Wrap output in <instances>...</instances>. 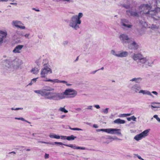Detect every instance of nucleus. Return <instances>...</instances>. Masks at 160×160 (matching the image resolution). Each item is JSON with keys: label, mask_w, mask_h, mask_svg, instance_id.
<instances>
[{"label": "nucleus", "mask_w": 160, "mask_h": 160, "mask_svg": "<svg viewBox=\"0 0 160 160\" xmlns=\"http://www.w3.org/2000/svg\"><path fill=\"white\" fill-rule=\"evenodd\" d=\"M29 35H30L29 33H27V34H25V35H24V36L26 38H29Z\"/></svg>", "instance_id": "3c124183"}, {"label": "nucleus", "mask_w": 160, "mask_h": 160, "mask_svg": "<svg viewBox=\"0 0 160 160\" xmlns=\"http://www.w3.org/2000/svg\"><path fill=\"white\" fill-rule=\"evenodd\" d=\"M5 62L7 64L6 67L12 70L18 69L23 63L22 60L15 57H10Z\"/></svg>", "instance_id": "f03ea898"}, {"label": "nucleus", "mask_w": 160, "mask_h": 160, "mask_svg": "<svg viewBox=\"0 0 160 160\" xmlns=\"http://www.w3.org/2000/svg\"><path fill=\"white\" fill-rule=\"evenodd\" d=\"M155 2L157 6H160V0H155Z\"/></svg>", "instance_id": "ea45409f"}, {"label": "nucleus", "mask_w": 160, "mask_h": 160, "mask_svg": "<svg viewBox=\"0 0 160 160\" xmlns=\"http://www.w3.org/2000/svg\"><path fill=\"white\" fill-rule=\"evenodd\" d=\"M93 127L95 128H97L98 127L97 124H95L93 125Z\"/></svg>", "instance_id": "13d9d810"}, {"label": "nucleus", "mask_w": 160, "mask_h": 160, "mask_svg": "<svg viewBox=\"0 0 160 160\" xmlns=\"http://www.w3.org/2000/svg\"><path fill=\"white\" fill-rule=\"evenodd\" d=\"M128 52L126 51L121 50L118 51V58H125L128 55Z\"/></svg>", "instance_id": "a211bd4d"}, {"label": "nucleus", "mask_w": 160, "mask_h": 160, "mask_svg": "<svg viewBox=\"0 0 160 160\" xmlns=\"http://www.w3.org/2000/svg\"><path fill=\"white\" fill-rule=\"evenodd\" d=\"M59 110H66V109L64 107H63V108H60Z\"/></svg>", "instance_id": "4d7b16f0"}, {"label": "nucleus", "mask_w": 160, "mask_h": 160, "mask_svg": "<svg viewBox=\"0 0 160 160\" xmlns=\"http://www.w3.org/2000/svg\"><path fill=\"white\" fill-rule=\"evenodd\" d=\"M61 137V139L63 140L67 139V136H61L60 137Z\"/></svg>", "instance_id": "09e8293b"}, {"label": "nucleus", "mask_w": 160, "mask_h": 160, "mask_svg": "<svg viewBox=\"0 0 160 160\" xmlns=\"http://www.w3.org/2000/svg\"><path fill=\"white\" fill-rule=\"evenodd\" d=\"M68 41H65L63 42L62 44L64 46H66L68 45Z\"/></svg>", "instance_id": "c03bdc74"}, {"label": "nucleus", "mask_w": 160, "mask_h": 160, "mask_svg": "<svg viewBox=\"0 0 160 160\" xmlns=\"http://www.w3.org/2000/svg\"><path fill=\"white\" fill-rule=\"evenodd\" d=\"M15 119L21 120L22 121H25V120L24 118H15Z\"/></svg>", "instance_id": "37998d69"}, {"label": "nucleus", "mask_w": 160, "mask_h": 160, "mask_svg": "<svg viewBox=\"0 0 160 160\" xmlns=\"http://www.w3.org/2000/svg\"><path fill=\"white\" fill-rule=\"evenodd\" d=\"M23 47V45H19L16 46L13 50V52L14 53H20L21 52V51Z\"/></svg>", "instance_id": "6ab92c4d"}, {"label": "nucleus", "mask_w": 160, "mask_h": 160, "mask_svg": "<svg viewBox=\"0 0 160 160\" xmlns=\"http://www.w3.org/2000/svg\"><path fill=\"white\" fill-rule=\"evenodd\" d=\"M69 129L72 130H78V131H82V130L81 129L78 128H69Z\"/></svg>", "instance_id": "58836bf2"}, {"label": "nucleus", "mask_w": 160, "mask_h": 160, "mask_svg": "<svg viewBox=\"0 0 160 160\" xmlns=\"http://www.w3.org/2000/svg\"><path fill=\"white\" fill-rule=\"evenodd\" d=\"M43 81L45 82H51L53 83H61L62 82H65L63 81V80H59L58 79H47L46 78V80H43Z\"/></svg>", "instance_id": "aec40b11"}, {"label": "nucleus", "mask_w": 160, "mask_h": 160, "mask_svg": "<svg viewBox=\"0 0 160 160\" xmlns=\"http://www.w3.org/2000/svg\"><path fill=\"white\" fill-rule=\"evenodd\" d=\"M126 13L128 15H131L134 17H138V13L139 12H136L132 11L130 10H127L126 11Z\"/></svg>", "instance_id": "4be33fe9"}, {"label": "nucleus", "mask_w": 160, "mask_h": 160, "mask_svg": "<svg viewBox=\"0 0 160 160\" xmlns=\"http://www.w3.org/2000/svg\"><path fill=\"white\" fill-rule=\"evenodd\" d=\"M52 73V70L51 68L47 66H45L41 69L40 77L42 78H45L48 74H51Z\"/></svg>", "instance_id": "1a4fd4ad"}, {"label": "nucleus", "mask_w": 160, "mask_h": 160, "mask_svg": "<svg viewBox=\"0 0 160 160\" xmlns=\"http://www.w3.org/2000/svg\"><path fill=\"white\" fill-rule=\"evenodd\" d=\"M65 115H62V116H61L60 117V118H63L64 117H65Z\"/></svg>", "instance_id": "338daca9"}, {"label": "nucleus", "mask_w": 160, "mask_h": 160, "mask_svg": "<svg viewBox=\"0 0 160 160\" xmlns=\"http://www.w3.org/2000/svg\"><path fill=\"white\" fill-rule=\"evenodd\" d=\"M25 147L23 146H20L17 149L19 150L20 151H23L24 150H25Z\"/></svg>", "instance_id": "4c0bfd02"}, {"label": "nucleus", "mask_w": 160, "mask_h": 160, "mask_svg": "<svg viewBox=\"0 0 160 160\" xmlns=\"http://www.w3.org/2000/svg\"><path fill=\"white\" fill-rule=\"evenodd\" d=\"M53 143H54V144H59L60 145H64V144L62 143L61 142H54Z\"/></svg>", "instance_id": "a18cd8bd"}, {"label": "nucleus", "mask_w": 160, "mask_h": 160, "mask_svg": "<svg viewBox=\"0 0 160 160\" xmlns=\"http://www.w3.org/2000/svg\"><path fill=\"white\" fill-rule=\"evenodd\" d=\"M61 111L65 113H67L68 112V111Z\"/></svg>", "instance_id": "774afa93"}, {"label": "nucleus", "mask_w": 160, "mask_h": 160, "mask_svg": "<svg viewBox=\"0 0 160 160\" xmlns=\"http://www.w3.org/2000/svg\"><path fill=\"white\" fill-rule=\"evenodd\" d=\"M126 122L125 121L120 118L117 119L113 121V123L117 124H123Z\"/></svg>", "instance_id": "a878e982"}, {"label": "nucleus", "mask_w": 160, "mask_h": 160, "mask_svg": "<svg viewBox=\"0 0 160 160\" xmlns=\"http://www.w3.org/2000/svg\"><path fill=\"white\" fill-rule=\"evenodd\" d=\"M111 138V139H112L113 140H116V139H118V140H121V139H120L119 138H118L117 137H115L114 138Z\"/></svg>", "instance_id": "052dcab7"}, {"label": "nucleus", "mask_w": 160, "mask_h": 160, "mask_svg": "<svg viewBox=\"0 0 160 160\" xmlns=\"http://www.w3.org/2000/svg\"><path fill=\"white\" fill-rule=\"evenodd\" d=\"M9 153H13L14 154H15L16 152H15L12 151V152H9Z\"/></svg>", "instance_id": "69168bd1"}, {"label": "nucleus", "mask_w": 160, "mask_h": 160, "mask_svg": "<svg viewBox=\"0 0 160 160\" xmlns=\"http://www.w3.org/2000/svg\"><path fill=\"white\" fill-rule=\"evenodd\" d=\"M50 93L48 99L58 100L66 98L64 92L62 93H56L50 91Z\"/></svg>", "instance_id": "423d86ee"}, {"label": "nucleus", "mask_w": 160, "mask_h": 160, "mask_svg": "<svg viewBox=\"0 0 160 160\" xmlns=\"http://www.w3.org/2000/svg\"><path fill=\"white\" fill-rule=\"evenodd\" d=\"M152 93L155 95L156 96H157L158 95V93L156 91H152Z\"/></svg>", "instance_id": "5fc2aeb1"}, {"label": "nucleus", "mask_w": 160, "mask_h": 160, "mask_svg": "<svg viewBox=\"0 0 160 160\" xmlns=\"http://www.w3.org/2000/svg\"><path fill=\"white\" fill-rule=\"evenodd\" d=\"M24 109L23 108H12L11 109V110H18L19 109Z\"/></svg>", "instance_id": "79ce46f5"}, {"label": "nucleus", "mask_w": 160, "mask_h": 160, "mask_svg": "<svg viewBox=\"0 0 160 160\" xmlns=\"http://www.w3.org/2000/svg\"><path fill=\"white\" fill-rule=\"evenodd\" d=\"M152 7L151 4L150 3L142 4L139 7V12L140 13L148 14V16L150 17V12L153 11L150 10Z\"/></svg>", "instance_id": "39448f33"}, {"label": "nucleus", "mask_w": 160, "mask_h": 160, "mask_svg": "<svg viewBox=\"0 0 160 160\" xmlns=\"http://www.w3.org/2000/svg\"><path fill=\"white\" fill-rule=\"evenodd\" d=\"M67 1L68 2H72L73 1L71 0H59L58 1Z\"/></svg>", "instance_id": "8fccbe9b"}, {"label": "nucleus", "mask_w": 160, "mask_h": 160, "mask_svg": "<svg viewBox=\"0 0 160 160\" xmlns=\"http://www.w3.org/2000/svg\"><path fill=\"white\" fill-rule=\"evenodd\" d=\"M153 117L155 118L156 120L158 121L159 120V118L158 117V116L157 115H155L153 116Z\"/></svg>", "instance_id": "49530a36"}, {"label": "nucleus", "mask_w": 160, "mask_h": 160, "mask_svg": "<svg viewBox=\"0 0 160 160\" xmlns=\"http://www.w3.org/2000/svg\"><path fill=\"white\" fill-rule=\"evenodd\" d=\"M122 28L124 29L131 28L132 25L129 20L126 19H122L121 20Z\"/></svg>", "instance_id": "9b49d317"}, {"label": "nucleus", "mask_w": 160, "mask_h": 160, "mask_svg": "<svg viewBox=\"0 0 160 160\" xmlns=\"http://www.w3.org/2000/svg\"><path fill=\"white\" fill-rule=\"evenodd\" d=\"M98 70L94 71L92 72V74H94Z\"/></svg>", "instance_id": "680f3d73"}, {"label": "nucleus", "mask_w": 160, "mask_h": 160, "mask_svg": "<svg viewBox=\"0 0 160 160\" xmlns=\"http://www.w3.org/2000/svg\"><path fill=\"white\" fill-rule=\"evenodd\" d=\"M48 63V61L47 59H45L43 60L42 62L43 66L44 67L45 66H47L46 65Z\"/></svg>", "instance_id": "e433bc0d"}, {"label": "nucleus", "mask_w": 160, "mask_h": 160, "mask_svg": "<svg viewBox=\"0 0 160 160\" xmlns=\"http://www.w3.org/2000/svg\"><path fill=\"white\" fill-rule=\"evenodd\" d=\"M139 93H142L143 95H147L151 96L152 98H154L153 96L151 94V92L148 91L147 90H140L139 92Z\"/></svg>", "instance_id": "5701e85b"}, {"label": "nucleus", "mask_w": 160, "mask_h": 160, "mask_svg": "<svg viewBox=\"0 0 160 160\" xmlns=\"http://www.w3.org/2000/svg\"><path fill=\"white\" fill-rule=\"evenodd\" d=\"M132 58L134 61L138 60L137 64L143 68H147L152 67L154 64V60L150 57H143L140 53H133L131 56Z\"/></svg>", "instance_id": "f257e3e1"}, {"label": "nucleus", "mask_w": 160, "mask_h": 160, "mask_svg": "<svg viewBox=\"0 0 160 160\" xmlns=\"http://www.w3.org/2000/svg\"><path fill=\"white\" fill-rule=\"evenodd\" d=\"M97 132L103 131L108 133V129H97Z\"/></svg>", "instance_id": "c9c22d12"}, {"label": "nucleus", "mask_w": 160, "mask_h": 160, "mask_svg": "<svg viewBox=\"0 0 160 160\" xmlns=\"http://www.w3.org/2000/svg\"><path fill=\"white\" fill-rule=\"evenodd\" d=\"M142 80V78L140 77L135 78L130 80V81L134 82L136 83H140Z\"/></svg>", "instance_id": "393cba45"}, {"label": "nucleus", "mask_w": 160, "mask_h": 160, "mask_svg": "<svg viewBox=\"0 0 160 160\" xmlns=\"http://www.w3.org/2000/svg\"><path fill=\"white\" fill-rule=\"evenodd\" d=\"M95 107L97 109H99L100 108V107L98 105H95L93 106H87V108H86L87 109H92L93 107Z\"/></svg>", "instance_id": "cd10ccee"}, {"label": "nucleus", "mask_w": 160, "mask_h": 160, "mask_svg": "<svg viewBox=\"0 0 160 160\" xmlns=\"http://www.w3.org/2000/svg\"><path fill=\"white\" fill-rule=\"evenodd\" d=\"M121 130L117 128H108V133L111 134H116L118 135H121Z\"/></svg>", "instance_id": "dca6fc26"}, {"label": "nucleus", "mask_w": 160, "mask_h": 160, "mask_svg": "<svg viewBox=\"0 0 160 160\" xmlns=\"http://www.w3.org/2000/svg\"><path fill=\"white\" fill-rule=\"evenodd\" d=\"M123 6L126 9H129L130 8V7L129 5H124Z\"/></svg>", "instance_id": "864d4df0"}, {"label": "nucleus", "mask_w": 160, "mask_h": 160, "mask_svg": "<svg viewBox=\"0 0 160 160\" xmlns=\"http://www.w3.org/2000/svg\"><path fill=\"white\" fill-rule=\"evenodd\" d=\"M135 155H136L139 159L142 160H143V159H142L140 156H138V154H135Z\"/></svg>", "instance_id": "6e6d98bb"}, {"label": "nucleus", "mask_w": 160, "mask_h": 160, "mask_svg": "<svg viewBox=\"0 0 160 160\" xmlns=\"http://www.w3.org/2000/svg\"><path fill=\"white\" fill-rule=\"evenodd\" d=\"M119 38L120 41L123 45H127L132 38H130L128 35L124 33L121 34L119 36Z\"/></svg>", "instance_id": "ddd939ff"}, {"label": "nucleus", "mask_w": 160, "mask_h": 160, "mask_svg": "<svg viewBox=\"0 0 160 160\" xmlns=\"http://www.w3.org/2000/svg\"><path fill=\"white\" fill-rule=\"evenodd\" d=\"M63 81L65 82H62V83L66 84V85L68 86H71L72 85L71 84L68 83L66 81L63 80Z\"/></svg>", "instance_id": "de8ad7c7"}, {"label": "nucleus", "mask_w": 160, "mask_h": 160, "mask_svg": "<svg viewBox=\"0 0 160 160\" xmlns=\"http://www.w3.org/2000/svg\"><path fill=\"white\" fill-rule=\"evenodd\" d=\"M38 78H34L32 79L31 80V82L29 83L28 84V85H31L35 83L37 81V79Z\"/></svg>", "instance_id": "72a5a7b5"}, {"label": "nucleus", "mask_w": 160, "mask_h": 160, "mask_svg": "<svg viewBox=\"0 0 160 160\" xmlns=\"http://www.w3.org/2000/svg\"><path fill=\"white\" fill-rule=\"evenodd\" d=\"M150 17H151L156 20H160V8H156L152 11L149 12Z\"/></svg>", "instance_id": "6e6552de"}, {"label": "nucleus", "mask_w": 160, "mask_h": 160, "mask_svg": "<svg viewBox=\"0 0 160 160\" xmlns=\"http://www.w3.org/2000/svg\"><path fill=\"white\" fill-rule=\"evenodd\" d=\"M148 28L154 30L160 28V26L158 24H153L150 25V26L148 27Z\"/></svg>", "instance_id": "b1692460"}, {"label": "nucleus", "mask_w": 160, "mask_h": 160, "mask_svg": "<svg viewBox=\"0 0 160 160\" xmlns=\"http://www.w3.org/2000/svg\"><path fill=\"white\" fill-rule=\"evenodd\" d=\"M110 53L111 54L113 55L114 56L118 57V52H116L114 50H112L111 51Z\"/></svg>", "instance_id": "473e14b6"}, {"label": "nucleus", "mask_w": 160, "mask_h": 160, "mask_svg": "<svg viewBox=\"0 0 160 160\" xmlns=\"http://www.w3.org/2000/svg\"><path fill=\"white\" fill-rule=\"evenodd\" d=\"M83 16V13L80 12L78 15L73 16L69 21V26L74 30H77L80 28L79 25L81 23V18Z\"/></svg>", "instance_id": "7ed1b4c3"}, {"label": "nucleus", "mask_w": 160, "mask_h": 160, "mask_svg": "<svg viewBox=\"0 0 160 160\" xmlns=\"http://www.w3.org/2000/svg\"><path fill=\"white\" fill-rule=\"evenodd\" d=\"M128 87L131 91L135 93H139L141 89V86L139 85L136 84L132 86L131 84H129Z\"/></svg>", "instance_id": "2eb2a0df"}, {"label": "nucleus", "mask_w": 160, "mask_h": 160, "mask_svg": "<svg viewBox=\"0 0 160 160\" xmlns=\"http://www.w3.org/2000/svg\"><path fill=\"white\" fill-rule=\"evenodd\" d=\"M132 113H127V114H120L118 117L120 118L126 117L128 116H130L132 115Z\"/></svg>", "instance_id": "7c9ffc66"}, {"label": "nucleus", "mask_w": 160, "mask_h": 160, "mask_svg": "<svg viewBox=\"0 0 160 160\" xmlns=\"http://www.w3.org/2000/svg\"><path fill=\"white\" fill-rule=\"evenodd\" d=\"M49 137L51 138H54L56 139H59L60 138V136L59 135L53 134H50L49 135Z\"/></svg>", "instance_id": "c756f323"}, {"label": "nucleus", "mask_w": 160, "mask_h": 160, "mask_svg": "<svg viewBox=\"0 0 160 160\" xmlns=\"http://www.w3.org/2000/svg\"><path fill=\"white\" fill-rule=\"evenodd\" d=\"M127 45L128 48L130 50H137L139 47L138 44L132 38Z\"/></svg>", "instance_id": "f8f14e48"}, {"label": "nucleus", "mask_w": 160, "mask_h": 160, "mask_svg": "<svg viewBox=\"0 0 160 160\" xmlns=\"http://www.w3.org/2000/svg\"><path fill=\"white\" fill-rule=\"evenodd\" d=\"M12 25L17 28L21 29H25L26 27L21 21L18 20H13L12 22Z\"/></svg>", "instance_id": "4468645a"}, {"label": "nucleus", "mask_w": 160, "mask_h": 160, "mask_svg": "<svg viewBox=\"0 0 160 160\" xmlns=\"http://www.w3.org/2000/svg\"><path fill=\"white\" fill-rule=\"evenodd\" d=\"M64 94L66 98H74L77 95L78 92L74 89L68 88L65 90Z\"/></svg>", "instance_id": "0eeeda50"}, {"label": "nucleus", "mask_w": 160, "mask_h": 160, "mask_svg": "<svg viewBox=\"0 0 160 160\" xmlns=\"http://www.w3.org/2000/svg\"><path fill=\"white\" fill-rule=\"evenodd\" d=\"M49 155L48 154L45 153L44 156L45 159H47L49 158Z\"/></svg>", "instance_id": "603ef678"}, {"label": "nucleus", "mask_w": 160, "mask_h": 160, "mask_svg": "<svg viewBox=\"0 0 160 160\" xmlns=\"http://www.w3.org/2000/svg\"><path fill=\"white\" fill-rule=\"evenodd\" d=\"M25 150H26L27 151H29L31 150V149L29 148H27V149H26L25 148Z\"/></svg>", "instance_id": "e2e57ef3"}, {"label": "nucleus", "mask_w": 160, "mask_h": 160, "mask_svg": "<svg viewBox=\"0 0 160 160\" xmlns=\"http://www.w3.org/2000/svg\"><path fill=\"white\" fill-rule=\"evenodd\" d=\"M151 106L152 107L155 108H160V103L155 102L152 103Z\"/></svg>", "instance_id": "c85d7f7f"}, {"label": "nucleus", "mask_w": 160, "mask_h": 160, "mask_svg": "<svg viewBox=\"0 0 160 160\" xmlns=\"http://www.w3.org/2000/svg\"><path fill=\"white\" fill-rule=\"evenodd\" d=\"M54 89L50 87L45 86L42 90H34V92L40 94L45 98L48 99L49 95L50 94V91H53Z\"/></svg>", "instance_id": "20e7f679"}, {"label": "nucleus", "mask_w": 160, "mask_h": 160, "mask_svg": "<svg viewBox=\"0 0 160 160\" xmlns=\"http://www.w3.org/2000/svg\"><path fill=\"white\" fill-rule=\"evenodd\" d=\"M150 131V129H147L141 133L136 135L134 138V139L137 141L141 140L142 138L147 136Z\"/></svg>", "instance_id": "9d476101"}, {"label": "nucleus", "mask_w": 160, "mask_h": 160, "mask_svg": "<svg viewBox=\"0 0 160 160\" xmlns=\"http://www.w3.org/2000/svg\"><path fill=\"white\" fill-rule=\"evenodd\" d=\"M136 118H135L134 116H132L130 117L127 118V119L128 121H130L132 120L134 121H136Z\"/></svg>", "instance_id": "f704fd0d"}, {"label": "nucleus", "mask_w": 160, "mask_h": 160, "mask_svg": "<svg viewBox=\"0 0 160 160\" xmlns=\"http://www.w3.org/2000/svg\"><path fill=\"white\" fill-rule=\"evenodd\" d=\"M7 35L6 32L0 31V46L3 43L4 40L6 38Z\"/></svg>", "instance_id": "f3484780"}, {"label": "nucleus", "mask_w": 160, "mask_h": 160, "mask_svg": "<svg viewBox=\"0 0 160 160\" xmlns=\"http://www.w3.org/2000/svg\"><path fill=\"white\" fill-rule=\"evenodd\" d=\"M77 138L76 136L72 135L69 136H67V140L68 141L73 140Z\"/></svg>", "instance_id": "2f4dec72"}, {"label": "nucleus", "mask_w": 160, "mask_h": 160, "mask_svg": "<svg viewBox=\"0 0 160 160\" xmlns=\"http://www.w3.org/2000/svg\"><path fill=\"white\" fill-rule=\"evenodd\" d=\"M32 9L33 10H34L36 11H37V12H39L40 11V10L39 9H36V8H32Z\"/></svg>", "instance_id": "bf43d9fd"}, {"label": "nucleus", "mask_w": 160, "mask_h": 160, "mask_svg": "<svg viewBox=\"0 0 160 160\" xmlns=\"http://www.w3.org/2000/svg\"><path fill=\"white\" fill-rule=\"evenodd\" d=\"M36 63L38 66H39L40 65V64L38 62V61H36Z\"/></svg>", "instance_id": "0e129e2a"}, {"label": "nucleus", "mask_w": 160, "mask_h": 160, "mask_svg": "<svg viewBox=\"0 0 160 160\" xmlns=\"http://www.w3.org/2000/svg\"><path fill=\"white\" fill-rule=\"evenodd\" d=\"M64 146H66L68 147H70L72 148H73L74 149H81L82 150H85V149H88L87 148H86L84 147H77L75 146V145H73L72 144H64Z\"/></svg>", "instance_id": "412c9836"}, {"label": "nucleus", "mask_w": 160, "mask_h": 160, "mask_svg": "<svg viewBox=\"0 0 160 160\" xmlns=\"http://www.w3.org/2000/svg\"><path fill=\"white\" fill-rule=\"evenodd\" d=\"M39 69L38 68L35 67L32 68L30 70V72L34 74L37 75L39 72Z\"/></svg>", "instance_id": "bb28decb"}, {"label": "nucleus", "mask_w": 160, "mask_h": 160, "mask_svg": "<svg viewBox=\"0 0 160 160\" xmlns=\"http://www.w3.org/2000/svg\"><path fill=\"white\" fill-rule=\"evenodd\" d=\"M38 142L39 143H42L49 144H50L54 145V143H52L51 142H44L43 141H38Z\"/></svg>", "instance_id": "a19ab883"}]
</instances>
